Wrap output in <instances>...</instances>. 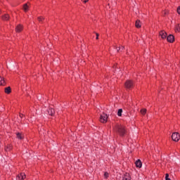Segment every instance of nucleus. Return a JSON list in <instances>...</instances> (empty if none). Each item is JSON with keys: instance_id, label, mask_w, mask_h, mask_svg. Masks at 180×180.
Listing matches in <instances>:
<instances>
[{"instance_id": "1", "label": "nucleus", "mask_w": 180, "mask_h": 180, "mask_svg": "<svg viewBox=\"0 0 180 180\" xmlns=\"http://www.w3.org/2000/svg\"><path fill=\"white\" fill-rule=\"evenodd\" d=\"M114 131L118 133L121 137H123L126 134V128L123 125H115L114 127Z\"/></svg>"}, {"instance_id": "2", "label": "nucleus", "mask_w": 180, "mask_h": 180, "mask_svg": "<svg viewBox=\"0 0 180 180\" xmlns=\"http://www.w3.org/2000/svg\"><path fill=\"white\" fill-rule=\"evenodd\" d=\"M172 139L173 141H179L180 135L178 132H174L172 135Z\"/></svg>"}, {"instance_id": "3", "label": "nucleus", "mask_w": 180, "mask_h": 180, "mask_svg": "<svg viewBox=\"0 0 180 180\" xmlns=\"http://www.w3.org/2000/svg\"><path fill=\"white\" fill-rule=\"evenodd\" d=\"M100 122H101V123H106V122H108V115L105 113L101 114L100 116Z\"/></svg>"}, {"instance_id": "4", "label": "nucleus", "mask_w": 180, "mask_h": 180, "mask_svg": "<svg viewBox=\"0 0 180 180\" xmlns=\"http://www.w3.org/2000/svg\"><path fill=\"white\" fill-rule=\"evenodd\" d=\"M125 86L127 89H130V88H131V86H133V82H131V80H127L125 82Z\"/></svg>"}, {"instance_id": "5", "label": "nucleus", "mask_w": 180, "mask_h": 180, "mask_svg": "<svg viewBox=\"0 0 180 180\" xmlns=\"http://www.w3.org/2000/svg\"><path fill=\"white\" fill-rule=\"evenodd\" d=\"M122 180H131V177L130 176V174L124 173L122 175Z\"/></svg>"}, {"instance_id": "6", "label": "nucleus", "mask_w": 180, "mask_h": 180, "mask_svg": "<svg viewBox=\"0 0 180 180\" xmlns=\"http://www.w3.org/2000/svg\"><path fill=\"white\" fill-rule=\"evenodd\" d=\"M167 39V41H169V43H174V41H175V37H174V35L172 34H169Z\"/></svg>"}, {"instance_id": "7", "label": "nucleus", "mask_w": 180, "mask_h": 180, "mask_svg": "<svg viewBox=\"0 0 180 180\" xmlns=\"http://www.w3.org/2000/svg\"><path fill=\"white\" fill-rule=\"evenodd\" d=\"M25 177L26 176L25 175V173H20L17 176L16 180H23Z\"/></svg>"}, {"instance_id": "8", "label": "nucleus", "mask_w": 180, "mask_h": 180, "mask_svg": "<svg viewBox=\"0 0 180 180\" xmlns=\"http://www.w3.org/2000/svg\"><path fill=\"white\" fill-rule=\"evenodd\" d=\"M135 165L137 168H141V167H143V164L141 163V160H137L135 162Z\"/></svg>"}, {"instance_id": "9", "label": "nucleus", "mask_w": 180, "mask_h": 180, "mask_svg": "<svg viewBox=\"0 0 180 180\" xmlns=\"http://www.w3.org/2000/svg\"><path fill=\"white\" fill-rule=\"evenodd\" d=\"M48 114H49L50 116H54V113H56V111L53 108H49L47 110Z\"/></svg>"}, {"instance_id": "10", "label": "nucleus", "mask_w": 180, "mask_h": 180, "mask_svg": "<svg viewBox=\"0 0 180 180\" xmlns=\"http://www.w3.org/2000/svg\"><path fill=\"white\" fill-rule=\"evenodd\" d=\"M160 36H161L162 39H166V37H167V32H165V31H161L160 32Z\"/></svg>"}, {"instance_id": "11", "label": "nucleus", "mask_w": 180, "mask_h": 180, "mask_svg": "<svg viewBox=\"0 0 180 180\" xmlns=\"http://www.w3.org/2000/svg\"><path fill=\"white\" fill-rule=\"evenodd\" d=\"M22 25H18V26L16 27L15 31H16L18 33H19L20 32H22Z\"/></svg>"}, {"instance_id": "12", "label": "nucleus", "mask_w": 180, "mask_h": 180, "mask_svg": "<svg viewBox=\"0 0 180 180\" xmlns=\"http://www.w3.org/2000/svg\"><path fill=\"white\" fill-rule=\"evenodd\" d=\"M0 85H5V79L2 77H0Z\"/></svg>"}, {"instance_id": "13", "label": "nucleus", "mask_w": 180, "mask_h": 180, "mask_svg": "<svg viewBox=\"0 0 180 180\" xmlns=\"http://www.w3.org/2000/svg\"><path fill=\"white\" fill-rule=\"evenodd\" d=\"M3 20H9V15L8 14L4 15L2 17Z\"/></svg>"}, {"instance_id": "14", "label": "nucleus", "mask_w": 180, "mask_h": 180, "mask_svg": "<svg viewBox=\"0 0 180 180\" xmlns=\"http://www.w3.org/2000/svg\"><path fill=\"white\" fill-rule=\"evenodd\" d=\"M16 136H17V139H18L19 140H22V139H23V136H22V134L19 132L17 133Z\"/></svg>"}, {"instance_id": "15", "label": "nucleus", "mask_w": 180, "mask_h": 180, "mask_svg": "<svg viewBox=\"0 0 180 180\" xmlns=\"http://www.w3.org/2000/svg\"><path fill=\"white\" fill-rule=\"evenodd\" d=\"M29 9V6H27V4H24V6H23V10L25 11V12H27Z\"/></svg>"}, {"instance_id": "16", "label": "nucleus", "mask_w": 180, "mask_h": 180, "mask_svg": "<svg viewBox=\"0 0 180 180\" xmlns=\"http://www.w3.org/2000/svg\"><path fill=\"white\" fill-rule=\"evenodd\" d=\"M136 27H141V25H140V20H136L135 24Z\"/></svg>"}, {"instance_id": "17", "label": "nucleus", "mask_w": 180, "mask_h": 180, "mask_svg": "<svg viewBox=\"0 0 180 180\" xmlns=\"http://www.w3.org/2000/svg\"><path fill=\"white\" fill-rule=\"evenodd\" d=\"M122 113H123V110L122 108L119 109L117 111V116H122Z\"/></svg>"}, {"instance_id": "18", "label": "nucleus", "mask_w": 180, "mask_h": 180, "mask_svg": "<svg viewBox=\"0 0 180 180\" xmlns=\"http://www.w3.org/2000/svg\"><path fill=\"white\" fill-rule=\"evenodd\" d=\"M5 92H6V94H11V87L8 86V87L6 88Z\"/></svg>"}, {"instance_id": "19", "label": "nucleus", "mask_w": 180, "mask_h": 180, "mask_svg": "<svg viewBox=\"0 0 180 180\" xmlns=\"http://www.w3.org/2000/svg\"><path fill=\"white\" fill-rule=\"evenodd\" d=\"M175 31L180 32V24H178L177 25H176Z\"/></svg>"}, {"instance_id": "20", "label": "nucleus", "mask_w": 180, "mask_h": 180, "mask_svg": "<svg viewBox=\"0 0 180 180\" xmlns=\"http://www.w3.org/2000/svg\"><path fill=\"white\" fill-rule=\"evenodd\" d=\"M12 150V146H8L6 148V151H11Z\"/></svg>"}, {"instance_id": "21", "label": "nucleus", "mask_w": 180, "mask_h": 180, "mask_svg": "<svg viewBox=\"0 0 180 180\" xmlns=\"http://www.w3.org/2000/svg\"><path fill=\"white\" fill-rule=\"evenodd\" d=\"M141 112L142 115H145L147 112V110L146 109H142L141 110Z\"/></svg>"}, {"instance_id": "22", "label": "nucleus", "mask_w": 180, "mask_h": 180, "mask_svg": "<svg viewBox=\"0 0 180 180\" xmlns=\"http://www.w3.org/2000/svg\"><path fill=\"white\" fill-rule=\"evenodd\" d=\"M165 180H171V179H169V174H165Z\"/></svg>"}, {"instance_id": "23", "label": "nucleus", "mask_w": 180, "mask_h": 180, "mask_svg": "<svg viewBox=\"0 0 180 180\" xmlns=\"http://www.w3.org/2000/svg\"><path fill=\"white\" fill-rule=\"evenodd\" d=\"M104 177H105V179H108V178L109 177V173L105 172V173H104Z\"/></svg>"}, {"instance_id": "24", "label": "nucleus", "mask_w": 180, "mask_h": 180, "mask_svg": "<svg viewBox=\"0 0 180 180\" xmlns=\"http://www.w3.org/2000/svg\"><path fill=\"white\" fill-rule=\"evenodd\" d=\"M38 20L39 22H42L43 21V18H41V17L38 18Z\"/></svg>"}, {"instance_id": "25", "label": "nucleus", "mask_w": 180, "mask_h": 180, "mask_svg": "<svg viewBox=\"0 0 180 180\" xmlns=\"http://www.w3.org/2000/svg\"><path fill=\"white\" fill-rule=\"evenodd\" d=\"M99 39V34H96V39L98 40Z\"/></svg>"}, {"instance_id": "26", "label": "nucleus", "mask_w": 180, "mask_h": 180, "mask_svg": "<svg viewBox=\"0 0 180 180\" xmlns=\"http://www.w3.org/2000/svg\"><path fill=\"white\" fill-rule=\"evenodd\" d=\"M120 50L122 51V50H124V46H121V47H120Z\"/></svg>"}, {"instance_id": "27", "label": "nucleus", "mask_w": 180, "mask_h": 180, "mask_svg": "<svg viewBox=\"0 0 180 180\" xmlns=\"http://www.w3.org/2000/svg\"><path fill=\"white\" fill-rule=\"evenodd\" d=\"M117 51H120V47H117Z\"/></svg>"}, {"instance_id": "28", "label": "nucleus", "mask_w": 180, "mask_h": 180, "mask_svg": "<svg viewBox=\"0 0 180 180\" xmlns=\"http://www.w3.org/2000/svg\"><path fill=\"white\" fill-rule=\"evenodd\" d=\"M88 1H89V0H84V4H86V2H88Z\"/></svg>"}]
</instances>
